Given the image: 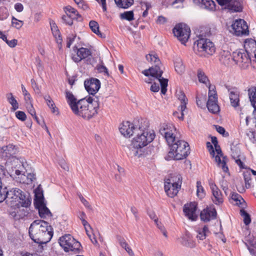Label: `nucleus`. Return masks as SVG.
Wrapping results in <instances>:
<instances>
[{"label": "nucleus", "instance_id": "obj_1", "mask_svg": "<svg viewBox=\"0 0 256 256\" xmlns=\"http://www.w3.org/2000/svg\"><path fill=\"white\" fill-rule=\"evenodd\" d=\"M136 136L133 138L129 155L134 158L145 156L144 147L151 142L156 136L154 130L149 127L148 122L142 120L138 128L136 129Z\"/></svg>", "mask_w": 256, "mask_h": 256}, {"label": "nucleus", "instance_id": "obj_2", "mask_svg": "<svg viewBox=\"0 0 256 256\" xmlns=\"http://www.w3.org/2000/svg\"><path fill=\"white\" fill-rule=\"evenodd\" d=\"M28 232L32 240L38 244H46L50 242L54 234L53 229L48 223L40 220L32 223Z\"/></svg>", "mask_w": 256, "mask_h": 256}, {"label": "nucleus", "instance_id": "obj_3", "mask_svg": "<svg viewBox=\"0 0 256 256\" xmlns=\"http://www.w3.org/2000/svg\"><path fill=\"white\" fill-rule=\"evenodd\" d=\"M99 106L98 98L97 96H90L86 100H78L76 106L72 112L84 119L90 120L98 114Z\"/></svg>", "mask_w": 256, "mask_h": 256}, {"label": "nucleus", "instance_id": "obj_4", "mask_svg": "<svg viewBox=\"0 0 256 256\" xmlns=\"http://www.w3.org/2000/svg\"><path fill=\"white\" fill-rule=\"evenodd\" d=\"M6 204L12 208H28L31 201L28 195L17 188L6 190Z\"/></svg>", "mask_w": 256, "mask_h": 256}, {"label": "nucleus", "instance_id": "obj_5", "mask_svg": "<svg viewBox=\"0 0 256 256\" xmlns=\"http://www.w3.org/2000/svg\"><path fill=\"white\" fill-rule=\"evenodd\" d=\"M170 150L168 156L174 160H181L185 158L190 153V148L188 142L178 138L174 142L168 144Z\"/></svg>", "mask_w": 256, "mask_h": 256}, {"label": "nucleus", "instance_id": "obj_6", "mask_svg": "<svg viewBox=\"0 0 256 256\" xmlns=\"http://www.w3.org/2000/svg\"><path fill=\"white\" fill-rule=\"evenodd\" d=\"M250 44L253 48H256L252 54L253 58L252 60L247 50L246 52H235L232 54L233 61L244 68H247L250 63L252 64L254 67H256V42H252Z\"/></svg>", "mask_w": 256, "mask_h": 256}, {"label": "nucleus", "instance_id": "obj_7", "mask_svg": "<svg viewBox=\"0 0 256 256\" xmlns=\"http://www.w3.org/2000/svg\"><path fill=\"white\" fill-rule=\"evenodd\" d=\"M194 49L198 55L204 57L212 56L216 52L214 43L210 40L204 38H198V39L195 42Z\"/></svg>", "mask_w": 256, "mask_h": 256}, {"label": "nucleus", "instance_id": "obj_8", "mask_svg": "<svg viewBox=\"0 0 256 256\" xmlns=\"http://www.w3.org/2000/svg\"><path fill=\"white\" fill-rule=\"evenodd\" d=\"M182 176L180 174H172L164 182V190L168 196L170 198L176 196L181 188Z\"/></svg>", "mask_w": 256, "mask_h": 256}, {"label": "nucleus", "instance_id": "obj_9", "mask_svg": "<svg viewBox=\"0 0 256 256\" xmlns=\"http://www.w3.org/2000/svg\"><path fill=\"white\" fill-rule=\"evenodd\" d=\"M58 241L60 246L66 252H72L76 254L81 250L80 244L70 234H65L60 237Z\"/></svg>", "mask_w": 256, "mask_h": 256}, {"label": "nucleus", "instance_id": "obj_10", "mask_svg": "<svg viewBox=\"0 0 256 256\" xmlns=\"http://www.w3.org/2000/svg\"><path fill=\"white\" fill-rule=\"evenodd\" d=\"M142 73L146 76H151L152 78L156 79L161 86V92L163 94H166L167 89L168 79L162 78V71L157 65L150 68L148 70H146L142 71Z\"/></svg>", "mask_w": 256, "mask_h": 256}, {"label": "nucleus", "instance_id": "obj_11", "mask_svg": "<svg viewBox=\"0 0 256 256\" xmlns=\"http://www.w3.org/2000/svg\"><path fill=\"white\" fill-rule=\"evenodd\" d=\"M160 134L163 136L168 144L174 142L176 130L175 126L172 124H162L159 130Z\"/></svg>", "mask_w": 256, "mask_h": 256}, {"label": "nucleus", "instance_id": "obj_12", "mask_svg": "<svg viewBox=\"0 0 256 256\" xmlns=\"http://www.w3.org/2000/svg\"><path fill=\"white\" fill-rule=\"evenodd\" d=\"M173 33L182 44H185L189 38L190 30L186 24L180 23L174 26Z\"/></svg>", "mask_w": 256, "mask_h": 256}, {"label": "nucleus", "instance_id": "obj_13", "mask_svg": "<svg viewBox=\"0 0 256 256\" xmlns=\"http://www.w3.org/2000/svg\"><path fill=\"white\" fill-rule=\"evenodd\" d=\"M234 34L238 36H247L249 34L248 27L246 22L242 19H238L232 24Z\"/></svg>", "mask_w": 256, "mask_h": 256}, {"label": "nucleus", "instance_id": "obj_14", "mask_svg": "<svg viewBox=\"0 0 256 256\" xmlns=\"http://www.w3.org/2000/svg\"><path fill=\"white\" fill-rule=\"evenodd\" d=\"M176 96L181 102V104L178 107V111L174 112L173 114L178 119L182 120L184 119V116L186 112V104H187L188 100L186 98L184 92L181 90H177L176 92Z\"/></svg>", "mask_w": 256, "mask_h": 256}, {"label": "nucleus", "instance_id": "obj_15", "mask_svg": "<svg viewBox=\"0 0 256 256\" xmlns=\"http://www.w3.org/2000/svg\"><path fill=\"white\" fill-rule=\"evenodd\" d=\"M214 146L215 148V154L214 158L215 162H216L218 166L224 172L229 174L228 168L226 164V157L223 156L220 146L218 144Z\"/></svg>", "mask_w": 256, "mask_h": 256}, {"label": "nucleus", "instance_id": "obj_16", "mask_svg": "<svg viewBox=\"0 0 256 256\" xmlns=\"http://www.w3.org/2000/svg\"><path fill=\"white\" fill-rule=\"evenodd\" d=\"M90 54V51L86 48H81L78 49L76 47H74L72 54V58L74 62H78L82 60L88 58Z\"/></svg>", "mask_w": 256, "mask_h": 256}, {"label": "nucleus", "instance_id": "obj_17", "mask_svg": "<svg viewBox=\"0 0 256 256\" xmlns=\"http://www.w3.org/2000/svg\"><path fill=\"white\" fill-rule=\"evenodd\" d=\"M84 85L88 94L92 95V96H94V94L98 92L100 87V82L98 80L92 78L85 80Z\"/></svg>", "mask_w": 256, "mask_h": 256}, {"label": "nucleus", "instance_id": "obj_18", "mask_svg": "<svg viewBox=\"0 0 256 256\" xmlns=\"http://www.w3.org/2000/svg\"><path fill=\"white\" fill-rule=\"evenodd\" d=\"M138 127L135 126L130 122H124L120 124L119 130L120 132L126 137L130 138L135 134L136 129Z\"/></svg>", "mask_w": 256, "mask_h": 256}, {"label": "nucleus", "instance_id": "obj_19", "mask_svg": "<svg viewBox=\"0 0 256 256\" xmlns=\"http://www.w3.org/2000/svg\"><path fill=\"white\" fill-rule=\"evenodd\" d=\"M197 204L195 202H190L184 204V212L185 216L190 220L194 221L198 218L196 213Z\"/></svg>", "mask_w": 256, "mask_h": 256}, {"label": "nucleus", "instance_id": "obj_20", "mask_svg": "<svg viewBox=\"0 0 256 256\" xmlns=\"http://www.w3.org/2000/svg\"><path fill=\"white\" fill-rule=\"evenodd\" d=\"M210 188L212 190V200L216 204H220L223 202V198L222 192L216 184L212 181L209 182Z\"/></svg>", "mask_w": 256, "mask_h": 256}, {"label": "nucleus", "instance_id": "obj_21", "mask_svg": "<svg viewBox=\"0 0 256 256\" xmlns=\"http://www.w3.org/2000/svg\"><path fill=\"white\" fill-rule=\"evenodd\" d=\"M224 87L229 92V98L232 106L234 108L238 106L240 104L239 92L234 88H230L226 85L224 86Z\"/></svg>", "mask_w": 256, "mask_h": 256}, {"label": "nucleus", "instance_id": "obj_22", "mask_svg": "<svg viewBox=\"0 0 256 256\" xmlns=\"http://www.w3.org/2000/svg\"><path fill=\"white\" fill-rule=\"evenodd\" d=\"M216 216V210L214 208L212 207L206 208L204 209L200 214L201 220L205 222L215 219Z\"/></svg>", "mask_w": 256, "mask_h": 256}, {"label": "nucleus", "instance_id": "obj_23", "mask_svg": "<svg viewBox=\"0 0 256 256\" xmlns=\"http://www.w3.org/2000/svg\"><path fill=\"white\" fill-rule=\"evenodd\" d=\"M12 176H6V170L4 166L0 165V188L4 187V190H6L8 188L7 181H11Z\"/></svg>", "mask_w": 256, "mask_h": 256}, {"label": "nucleus", "instance_id": "obj_24", "mask_svg": "<svg viewBox=\"0 0 256 256\" xmlns=\"http://www.w3.org/2000/svg\"><path fill=\"white\" fill-rule=\"evenodd\" d=\"M195 4H198L200 7L210 10L215 9V3L212 0H194Z\"/></svg>", "mask_w": 256, "mask_h": 256}, {"label": "nucleus", "instance_id": "obj_25", "mask_svg": "<svg viewBox=\"0 0 256 256\" xmlns=\"http://www.w3.org/2000/svg\"><path fill=\"white\" fill-rule=\"evenodd\" d=\"M248 94L251 104L254 108V114L256 120V86H252L249 88Z\"/></svg>", "mask_w": 256, "mask_h": 256}, {"label": "nucleus", "instance_id": "obj_26", "mask_svg": "<svg viewBox=\"0 0 256 256\" xmlns=\"http://www.w3.org/2000/svg\"><path fill=\"white\" fill-rule=\"evenodd\" d=\"M65 93L67 102L72 111L76 106V105L78 104V100H77L76 98L72 92L66 90Z\"/></svg>", "mask_w": 256, "mask_h": 256}, {"label": "nucleus", "instance_id": "obj_27", "mask_svg": "<svg viewBox=\"0 0 256 256\" xmlns=\"http://www.w3.org/2000/svg\"><path fill=\"white\" fill-rule=\"evenodd\" d=\"M182 245L189 248H194L196 246L192 235L188 232L182 238Z\"/></svg>", "mask_w": 256, "mask_h": 256}, {"label": "nucleus", "instance_id": "obj_28", "mask_svg": "<svg viewBox=\"0 0 256 256\" xmlns=\"http://www.w3.org/2000/svg\"><path fill=\"white\" fill-rule=\"evenodd\" d=\"M206 106L208 110L212 114H216L220 112V107L218 104V100H208Z\"/></svg>", "mask_w": 256, "mask_h": 256}, {"label": "nucleus", "instance_id": "obj_29", "mask_svg": "<svg viewBox=\"0 0 256 256\" xmlns=\"http://www.w3.org/2000/svg\"><path fill=\"white\" fill-rule=\"evenodd\" d=\"M220 60L225 65H228L233 61L232 56L228 51L224 50L221 54Z\"/></svg>", "mask_w": 256, "mask_h": 256}, {"label": "nucleus", "instance_id": "obj_30", "mask_svg": "<svg viewBox=\"0 0 256 256\" xmlns=\"http://www.w3.org/2000/svg\"><path fill=\"white\" fill-rule=\"evenodd\" d=\"M46 103L49 108L51 110L53 114H58V108L56 106L54 101L49 95H46L44 97Z\"/></svg>", "mask_w": 256, "mask_h": 256}, {"label": "nucleus", "instance_id": "obj_31", "mask_svg": "<svg viewBox=\"0 0 256 256\" xmlns=\"http://www.w3.org/2000/svg\"><path fill=\"white\" fill-rule=\"evenodd\" d=\"M38 212L42 218H46V216H50L51 213L48 208L43 204L40 203L38 207Z\"/></svg>", "mask_w": 256, "mask_h": 256}, {"label": "nucleus", "instance_id": "obj_32", "mask_svg": "<svg viewBox=\"0 0 256 256\" xmlns=\"http://www.w3.org/2000/svg\"><path fill=\"white\" fill-rule=\"evenodd\" d=\"M232 12H240L242 8L240 4L234 0H230V4L226 8Z\"/></svg>", "mask_w": 256, "mask_h": 256}, {"label": "nucleus", "instance_id": "obj_33", "mask_svg": "<svg viewBox=\"0 0 256 256\" xmlns=\"http://www.w3.org/2000/svg\"><path fill=\"white\" fill-rule=\"evenodd\" d=\"M15 178L16 181L22 184H28V181L26 178V175L24 174H22L21 172L18 170L15 171Z\"/></svg>", "mask_w": 256, "mask_h": 256}, {"label": "nucleus", "instance_id": "obj_34", "mask_svg": "<svg viewBox=\"0 0 256 256\" xmlns=\"http://www.w3.org/2000/svg\"><path fill=\"white\" fill-rule=\"evenodd\" d=\"M114 2L118 8H128L133 4L134 0H114Z\"/></svg>", "mask_w": 256, "mask_h": 256}, {"label": "nucleus", "instance_id": "obj_35", "mask_svg": "<svg viewBox=\"0 0 256 256\" xmlns=\"http://www.w3.org/2000/svg\"><path fill=\"white\" fill-rule=\"evenodd\" d=\"M196 238L200 240H204L210 233L207 226H205L202 228H199L198 230Z\"/></svg>", "mask_w": 256, "mask_h": 256}, {"label": "nucleus", "instance_id": "obj_36", "mask_svg": "<svg viewBox=\"0 0 256 256\" xmlns=\"http://www.w3.org/2000/svg\"><path fill=\"white\" fill-rule=\"evenodd\" d=\"M174 68L177 73L180 74H182L184 72L185 70V67L181 59L178 58L175 60Z\"/></svg>", "mask_w": 256, "mask_h": 256}, {"label": "nucleus", "instance_id": "obj_37", "mask_svg": "<svg viewBox=\"0 0 256 256\" xmlns=\"http://www.w3.org/2000/svg\"><path fill=\"white\" fill-rule=\"evenodd\" d=\"M6 98L8 102L12 106V110L14 111L18 108V104L12 93L7 94Z\"/></svg>", "mask_w": 256, "mask_h": 256}, {"label": "nucleus", "instance_id": "obj_38", "mask_svg": "<svg viewBox=\"0 0 256 256\" xmlns=\"http://www.w3.org/2000/svg\"><path fill=\"white\" fill-rule=\"evenodd\" d=\"M196 195L200 199L203 198L206 196L205 190L200 181L196 182Z\"/></svg>", "mask_w": 256, "mask_h": 256}, {"label": "nucleus", "instance_id": "obj_39", "mask_svg": "<svg viewBox=\"0 0 256 256\" xmlns=\"http://www.w3.org/2000/svg\"><path fill=\"white\" fill-rule=\"evenodd\" d=\"M89 26L93 32L102 36V34L99 30V25L94 20H91L89 23Z\"/></svg>", "mask_w": 256, "mask_h": 256}, {"label": "nucleus", "instance_id": "obj_40", "mask_svg": "<svg viewBox=\"0 0 256 256\" xmlns=\"http://www.w3.org/2000/svg\"><path fill=\"white\" fill-rule=\"evenodd\" d=\"M198 78L200 82L205 84H209V80L208 77L205 74L204 72L200 70L198 72Z\"/></svg>", "mask_w": 256, "mask_h": 256}, {"label": "nucleus", "instance_id": "obj_41", "mask_svg": "<svg viewBox=\"0 0 256 256\" xmlns=\"http://www.w3.org/2000/svg\"><path fill=\"white\" fill-rule=\"evenodd\" d=\"M134 12L132 11H127L120 14V18L122 20H126L128 21L132 20L134 18Z\"/></svg>", "mask_w": 256, "mask_h": 256}, {"label": "nucleus", "instance_id": "obj_42", "mask_svg": "<svg viewBox=\"0 0 256 256\" xmlns=\"http://www.w3.org/2000/svg\"><path fill=\"white\" fill-rule=\"evenodd\" d=\"M208 100H218L216 92L214 90V86L208 85Z\"/></svg>", "mask_w": 256, "mask_h": 256}, {"label": "nucleus", "instance_id": "obj_43", "mask_svg": "<svg viewBox=\"0 0 256 256\" xmlns=\"http://www.w3.org/2000/svg\"><path fill=\"white\" fill-rule=\"evenodd\" d=\"M246 245L248 248L251 254L254 253V250L253 248H251L250 246L254 247V246L256 244V239L253 238L252 240L250 239V237H248L246 240Z\"/></svg>", "mask_w": 256, "mask_h": 256}, {"label": "nucleus", "instance_id": "obj_44", "mask_svg": "<svg viewBox=\"0 0 256 256\" xmlns=\"http://www.w3.org/2000/svg\"><path fill=\"white\" fill-rule=\"evenodd\" d=\"M240 214L244 218V222L246 225L249 224L251 222V218L250 214L244 210H240Z\"/></svg>", "mask_w": 256, "mask_h": 256}, {"label": "nucleus", "instance_id": "obj_45", "mask_svg": "<svg viewBox=\"0 0 256 256\" xmlns=\"http://www.w3.org/2000/svg\"><path fill=\"white\" fill-rule=\"evenodd\" d=\"M24 24V22L22 20H18L15 18L14 16L12 17V26L17 28L20 29L22 27Z\"/></svg>", "mask_w": 256, "mask_h": 256}, {"label": "nucleus", "instance_id": "obj_46", "mask_svg": "<svg viewBox=\"0 0 256 256\" xmlns=\"http://www.w3.org/2000/svg\"><path fill=\"white\" fill-rule=\"evenodd\" d=\"M76 16L73 15H68V14L66 15L63 16L62 17V20L71 26L73 24V20L76 18Z\"/></svg>", "mask_w": 256, "mask_h": 256}, {"label": "nucleus", "instance_id": "obj_47", "mask_svg": "<svg viewBox=\"0 0 256 256\" xmlns=\"http://www.w3.org/2000/svg\"><path fill=\"white\" fill-rule=\"evenodd\" d=\"M148 214L149 216L150 217V218L152 220H154L157 226L160 229H162V226L161 224H160L158 223V218H157L155 213L152 210H150L148 212Z\"/></svg>", "mask_w": 256, "mask_h": 256}, {"label": "nucleus", "instance_id": "obj_48", "mask_svg": "<svg viewBox=\"0 0 256 256\" xmlns=\"http://www.w3.org/2000/svg\"><path fill=\"white\" fill-rule=\"evenodd\" d=\"M35 196L36 200L40 203L43 202L44 196L42 190L38 188L35 190Z\"/></svg>", "mask_w": 256, "mask_h": 256}, {"label": "nucleus", "instance_id": "obj_49", "mask_svg": "<svg viewBox=\"0 0 256 256\" xmlns=\"http://www.w3.org/2000/svg\"><path fill=\"white\" fill-rule=\"evenodd\" d=\"M231 198L236 202V204L238 205L242 204V202H244L241 196L237 193H232L231 195Z\"/></svg>", "mask_w": 256, "mask_h": 256}, {"label": "nucleus", "instance_id": "obj_50", "mask_svg": "<svg viewBox=\"0 0 256 256\" xmlns=\"http://www.w3.org/2000/svg\"><path fill=\"white\" fill-rule=\"evenodd\" d=\"M9 16L8 10L4 7L0 8V20H4L8 18Z\"/></svg>", "mask_w": 256, "mask_h": 256}, {"label": "nucleus", "instance_id": "obj_51", "mask_svg": "<svg viewBox=\"0 0 256 256\" xmlns=\"http://www.w3.org/2000/svg\"><path fill=\"white\" fill-rule=\"evenodd\" d=\"M147 60L152 63L154 62L158 64L160 62V60L156 55L148 54L146 56Z\"/></svg>", "mask_w": 256, "mask_h": 256}, {"label": "nucleus", "instance_id": "obj_52", "mask_svg": "<svg viewBox=\"0 0 256 256\" xmlns=\"http://www.w3.org/2000/svg\"><path fill=\"white\" fill-rule=\"evenodd\" d=\"M28 103H29V104H28L26 106L28 112L32 116H34L36 120H37V117L36 116V111H35L32 105L31 104V100L28 101Z\"/></svg>", "mask_w": 256, "mask_h": 256}, {"label": "nucleus", "instance_id": "obj_53", "mask_svg": "<svg viewBox=\"0 0 256 256\" xmlns=\"http://www.w3.org/2000/svg\"><path fill=\"white\" fill-rule=\"evenodd\" d=\"M22 92L24 96V99L26 102H28V101L31 100V96L30 94L26 90V88H25L24 86L22 84L21 85Z\"/></svg>", "mask_w": 256, "mask_h": 256}, {"label": "nucleus", "instance_id": "obj_54", "mask_svg": "<svg viewBox=\"0 0 256 256\" xmlns=\"http://www.w3.org/2000/svg\"><path fill=\"white\" fill-rule=\"evenodd\" d=\"M206 98L205 96H200L196 97V104L200 108L204 106L205 104Z\"/></svg>", "mask_w": 256, "mask_h": 256}, {"label": "nucleus", "instance_id": "obj_55", "mask_svg": "<svg viewBox=\"0 0 256 256\" xmlns=\"http://www.w3.org/2000/svg\"><path fill=\"white\" fill-rule=\"evenodd\" d=\"M52 34L54 36L57 38H59V40L60 42H61L62 39L60 38V35L59 30L57 29L56 26H52Z\"/></svg>", "mask_w": 256, "mask_h": 256}, {"label": "nucleus", "instance_id": "obj_56", "mask_svg": "<svg viewBox=\"0 0 256 256\" xmlns=\"http://www.w3.org/2000/svg\"><path fill=\"white\" fill-rule=\"evenodd\" d=\"M16 116L18 120L24 121L26 120V114L24 112L22 111H18L16 112Z\"/></svg>", "mask_w": 256, "mask_h": 256}, {"label": "nucleus", "instance_id": "obj_57", "mask_svg": "<svg viewBox=\"0 0 256 256\" xmlns=\"http://www.w3.org/2000/svg\"><path fill=\"white\" fill-rule=\"evenodd\" d=\"M75 2L78 4V7L84 10H86L88 8V6L84 3L82 0H74Z\"/></svg>", "mask_w": 256, "mask_h": 256}, {"label": "nucleus", "instance_id": "obj_58", "mask_svg": "<svg viewBox=\"0 0 256 256\" xmlns=\"http://www.w3.org/2000/svg\"><path fill=\"white\" fill-rule=\"evenodd\" d=\"M66 14H68V15H73V16H76L77 14H76V10H74V8H72V7L71 6H67L66 7Z\"/></svg>", "mask_w": 256, "mask_h": 256}, {"label": "nucleus", "instance_id": "obj_59", "mask_svg": "<svg viewBox=\"0 0 256 256\" xmlns=\"http://www.w3.org/2000/svg\"><path fill=\"white\" fill-rule=\"evenodd\" d=\"M32 86V88L34 89V91L36 93H40V88L36 82L35 80L34 79H32L30 80Z\"/></svg>", "mask_w": 256, "mask_h": 256}, {"label": "nucleus", "instance_id": "obj_60", "mask_svg": "<svg viewBox=\"0 0 256 256\" xmlns=\"http://www.w3.org/2000/svg\"><path fill=\"white\" fill-rule=\"evenodd\" d=\"M5 42L10 47L14 48L17 45L18 40L16 39H13L11 40H8L6 38V40H5Z\"/></svg>", "mask_w": 256, "mask_h": 256}, {"label": "nucleus", "instance_id": "obj_61", "mask_svg": "<svg viewBox=\"0 0 256 256\" xmlns=\"http://www.w3.org/2000/svg\"><path fill=\"white\" fill-rule=\"evenodd\" d=\"M206 147L208 149V151L210 152V154L212 156H214L215 154V152L214 150V148L213 146L212 145L211 143L210 142H206Z\"/></svg>", "mask_w": 256, "mask_h": 256}, {"label": "nucleus", "instance_id": "obj_62", "mask_svg": "<svg viewBox=\"0 0 256 256\" xmlns=\"http://www.w3.org/2000/svg\"><path fill=\"white\" fill-rule=\"evenodd\" d=\"M76 36H74L73 34H72L71 36H70L68 37L66 40V46L68 48H70L71 44L74 40Z\"/></svg>", "mask_w": 256, "mask_h": 256}, {"label": "nucleus", "instance_id": "obj_63", "mask_svg": "<svg viewBox=\"0 0 256 256\" xmlns=\"http://www.w3.org/2000/svg\"><path fill=\"white\" fill-rule=\"evenodd\" d=\"M159 84V82L158 84L154 82L150 86V90L154 92H158L160 90Z\"/></svg>", "mask_w": 256, "mask_h": 256}, {"label": "nucleus", "instance_id": "obj_64", "mask_svg": "<svg viewBox=\"0 0 256 256\" xmlns=\"http://www.w3.org/2000/svg\"><path fill=\"white\" fill-rule=\"evenodd\" d=\"M2 188H0V202H2L4 200L6 202V190H4L2 192Z\"/></svg>", "mask_w": 256, "mask_h": 256}]
</instances>
